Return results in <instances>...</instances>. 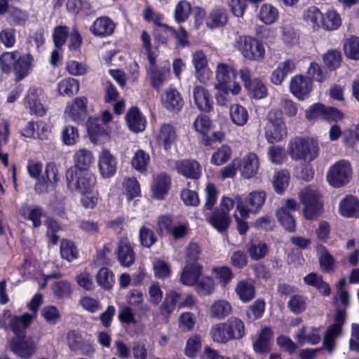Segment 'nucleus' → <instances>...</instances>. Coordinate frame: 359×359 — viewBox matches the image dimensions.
Returning a JSON list of instances; mask_svg holds the SVG:
<instances>
[{
    "label": "nucleus",
    "instance_id": "obj_15",
    "mask_svg": "<svg viewBox=\"0 0 359 359\" xmlns=\"http://www.w3.org/2000/svg\"><path fill=\"white\" fill-rule=\"evenodd\" d=\"M65 114L76 123L83 121L87 116V99L76 97L67 105Z\"/></svg>",
    "mask_w": 359,
    "mask_h": 359
},
{
    "label": "nucleus",
    "instance_id": "obj_25",
    "mask_svg": "<svg viewBox=\"0 0 359 359\" xmlns=\"http://www.w3.org/2000/svg\"><path fill=\"white\" fill-rule=\"evenodd\" d=\"M193 96L196 105L201 110L209 112L212 109V100L208 90L201 86H196L193 90Z\"/></svg>",
    "mask_w": 359,
    "mask_h": 359
},
{
    "label": "nucleus",
    "instance_id": "obj_17",
    "mask_svg": "<svg viewBox=\"0 0 359 359\" xmlns=\"http://www.w3.org/2000/svg\"><path fill=\"white\" fill-rule=\"evenodd\" d=\"M98 168L101 175L104 178L111 177L116 173L117 161L108 149H103L100 152L98 159Z\"/></svg>",
    "mask_w": 359,
    "mask_h": 359
},
{
    "label": "nucleus",
    "instance_id": "obj_24",
    "mask_svg": "<svg viewBox=\"0 0 359 359\" xmlns=\"http://www.w3.org/2000/svg\"><path fill=\"white\" fill-rule=\"evenodd\" d=\"M339 212L345 217H359V200L352 195H347L339 204Z\"/></svg>",
    "mask_w": 359,
    "mask_h": 359
},
{
    "label": "nucleus",
    "instance_id": "obj_37",
    "mask_svg": "<svg viewBox=\"0 0 359 359\" xmlns=\"http://www.w3.org/2000/svg\"><path fill=\"white\" fill-rule=\"evenodd\" d=\"M101 121L98 118L90 117L87 122V130L90 140L93 142L100 141L101 137L107 135V130L101 125Z\"/></svg>",
    "mask_w": 359,
    "mask_h": 359
},
{
    "label": "nucleus",
    "instance_id": "obj_29",
    "mask_svg": "<svg viewBox=\"0 0 359 359\" xmlns=\"http://www.w3.org/2000/svg\"><path fill=\"white\" fill-rule=\"evenodd\" d=\"M241 86L239 83L234 81L232 86H226L224 89H216L215 100L217 104L226 107L231 102L230 94L233 95H238L241 91Z\"/></svg>",
    "mask_w": 359,
    "mask_h": 359
},
{
    "label": "nucleus",
    "instance_id": "obj_58",
    "mask_svg": "<svg viewBox=\"0 0 359 359\" xmlns=\"http://www.w3.org/2000/svg\"><path fill=\"white\" fill-rule=\"evenodd\" d=\"M231 156V149L229 146L224 144L212 154L210 162L216 165H222L227 162Z\"/></svg>",
    "mask_w": 359,
    "mask_h": 359
},
{
    "label": "nucleus",
    "instance_id": "obj_11",
    "mask_svg": "<svg viewBox=\"0 0 359 359\" xmlns=\"http://www.w3.org/2000/svg\"><path fill=\"white\" fill-rule=\"evenodd\" d=\"M43 99L44 95L41 89L29 90L25 100V107L31 114L43 116L46 114L47 108L43 103Z\"/></svg>",
    "mask_w": 359,
    "mask_h": 359
},
{
    "label": "nucleus",
    "instance_id": "obj_3",
    "mask_svg": "<svg viewBox=\"0 0 359 359\" xmlns=\"http://www.w3.org/2000/svg\"><path fill=\"white\" fill-rule=\"evenodd\" d=\"M36 318L35 314L23 313L21 316L12 315L9 311H4L0 315V328L10 329L15 337H25L26 330Z\"/></svg>",
    "mask_w": 359,
    "mask_h": 359
},
{
    "label": "nucleus",
    "instance_id": "obj_27",
    "mask_svg": "<svg viewBox=\"0 0 359 359\" xmlns=\"http://www.w3.org/2000/svg\"><path fill=\"white\" fill-rule=\"evenodd\" d=\"M170 182V178L167 174L161 173L158 175L151 187L153 197L156 199H163L168 194Z\"/></svg>",
    "mask_w": 359,
    "mask_h": 359
},
{
    "label": "nucleus",
    "instance_id": "obj_60",
    "mask_svg": "<svg viewBox=\"0 0 359 359\" xmlns=\"http://www.w3.org/2000/svg\"><path fill=\"white\" fill-rule=\"evenodd\" d=\"M318 252L320 254L319 262L321 269L325 272H330L332 271L334 267V259L333 257L323 246L318 248Z\"/></svg>",
    "mask_w": 359,
    "mask_h": 359
},
{
    "label": "nucleus",
    "instance_id": "obj_8",
    "mask_svg": "<svg viewBox=\"0 0 359 359\" xmlns=\"http://www.w3.org/2000/svg\"><path fill=\"white\" fill-rule=\"evenodd\" d=\"M238 47L242 55L250 61H262L265 57V48L257 39L243 36L239 38Z\"/></svg>",
    "mask_w": 359,
    "mask_h": 359
},
{
    "label": "nucleus",
    "instance_id": "obj_41",
    "mask_svg": "<svg viewBox=\"0 0 359 359\" xmlns=\"http://www.w3.org/2000/svg\"><path fill=\"white\" fill-rule=\"evenodd\" d=\"M304 283L316 287L320 293L324 295H329L331 290L327 283L323 281L321 276L316 273H310L304 278Z\"/></svg>",
    "mask_w": 359,
    "mask_h": 359
},
{
    "label": "nucleus",
    "instance_id": "obj_57",
    "mask_svg": "<svg viewBox=\"0 0 359 359\" xmlns=\"http://www.w3.org/2000/svg\"><path fill=\"white\" fill-rule=\"evenodd\" d=\"M266 194L263 191H254L248 194L246 201L250 206L251 211L257 212L264 205Z\"/></svg>",
    "mask_w": 359,
    "mask_h": 359
},
{
    "label": "nucleus",
    "instance_id": "obj_21",
    "mask_svg": "<svg viewBox=\"0 0 359 359\" xmlns=\"http://www.w3.org/2000/svg\"><path fill=\"white\" fill-rule=\"evenodd\" d=\"M116 254L121 266L128 267L134 263L135 255L133 247L128 239H121L119 241Z\"/></svg>",
    "mask_w": 359,
    "mask_h": 359
},
{
    "label": "nucleus",
    "instance_id": "obj_7",
    "mask_svg": "<svg viewBox=\"0 0 359 359\" xmlns=\"http://www.w3.org/2000/svg\"><path fill=\"white\" fill-rule=\"evenodd\" d=\"M351 175L352 169L349 162L341 160L329 168L326 174V178L331 187L340 188L350 182Z\"/></svg>",
    "mask_w": 359,
    "mask_h": 359
},
{
    "label": "nucleus",
    "instance_id": "obj_63",
    "mask_svg": "<svg viewBox=\"0 0 359 359\" xmlns=\"http://www.w3.org/2000/svg\"><path fill=\"white\" fill-rule=\"evenodd\" d=\"M218 191L215 186L212 183L207 184L205 189V203L204 211L210 210L217 202Z\"/></svg>",
    "mask_w": 359,
    "mask_h": 359
},
{
    "label": "nucleus",
    "instance_id": "obj_44",
    "mask_svg": "<svg viewBox=\"0 0 359 359\" xmlns=\"http://www.w3.org/2000/svg\"><path fill=\"white\" fill-rule=\"evenodd\" d=\"M61 140L67 146L75 145L79 140L78 128L72 125H66L61 130Z\"/></svg>",
    "mask_w": 359,
    "mask_h": 359
},
{
    "label": "nucleus",
    "instance_id": "obj_28",
    "mask_svg": "<svg viewBox=\"0 0 359 359\" xmlns=\"http://www.w3.org/2000/svg\"><path fill=\"white\" fill-rule=\"evenodd\" d=\"M126 119L130 130L139 133L144 130L146 119L137 108H131L126 114Z\"/></svg>",
    "mask_w": 359,
    "mask_h": 359
},
{
    "label": "nucleus",
    "instance_id": "obj_18",
    "mask_svg": "<svg viewBox=\"0 0 359 359\" xmlns=\"http://www.w3.org/2000/svg\"><path fill=\"white\" fill-rule=\"evenodd\" d=\"M116 25L109 17L97 18L90 25L89 30L95 36L104 38L111 36L115 29Z\"/></svg>",
    "mask_w": 359,
    "mask_h": 359
},
{
    "label": "nucleus",
    "instance_id": "obj_49",
    "mask_svg": "<svg viewBox=\"0 0 359 359\" xmlns=\"http://www.w3.org/2000/svg\"><path fill=\"white\" fill-rule=\"evenodd\" d=\"M96 280L97 284L104 290L111 289L115 283L113 272L105 267H102L98 271Z\"/></svg>",
    "mask_w": 359,
    "mask_h": 359
},
{
    "label": "nucleus",
    "instance_id": "obj_59",
    "mask_svg": "<svg viewBox=\"0 0 359 359\" xmlns=\"http://www.w3.org/2000/svg\"><path fill=\"white\" fill-rule=\"evenodd\" d=\"M279 108L277 110L281 113V116L285 114L286 116L292 117L296 116L298 112L297 104L285 97L280 98Z\"/></svg>",
    "mask_w": 359,
    "mask_h": 359
},
{
    "label": "nucleus",
    "instance_id": "obj_14",
    "mask_svg": "<svg viewBox=\"0 0 359 359\" xmlns=\"http://www.w3.org/2000/svg\"><path fill=\"white\" fill-rule=\"evenodd\" d=\"M155 139L159 146L169 151L177 139L176 129L170 124H163L156 132Z\"/></svg>",
    "mask_w": 359,
    "mask_h": 359
},
{
    "label": "nucleus",
    "instance_id": "obj_40",
    "mask_svg": "<svg viewBox=\"0 0 359 359\" xmlns=\"http://www.w3.org/2000/svg\"><path fill=\"white\" fill-rule=\"evenodd\" d=\"M307 24L314 30L323 28V14L316 6L309 7L304 14Z\"/></svg>",
    "mask_w": 359,
    "mask_h": 359
},
{
    "label": "nucleus",
    "instance_id": "obj_39",
    "mask_svg": "<svg viewBox=\"0 0 359 359\" xmlns=\"http://www.w3.org/2000/svg\"><path fill=\"white\" fill-rule=\"evenodd\" d=\"M150 163V156L142 149H138L131 159L132 167L140 173H146Z\"/></svg>",
    "mask_w": 359,
    "mask_h": 359
},
{
    "label": "nucleus",
    "instance_id": "obj_13",
    "mask_svg": "<svg viewBox=\"0 0 359 359\" xmlns=\"http://www.w3.org/2000/svg\"><path fill=\"white\" fill-rule=\"evenodd\" d=\"M215 89H224L226 86H232L231 76L236 77L237 71L231 64L219 62L215 67Z\"/></svg>",
    "mask_w": 359,
    "mask_h": 359
},
{
    "label": "nucleus",
    "instance_id": "obj_43",
    "mask_svg": "<svg viewBox=\"0 0 359 359\" xmlns=\"http://www.w3.org/2000/svg\"><path fill=\"white\" fill-rule=\"evenodd\" d=\"M229 115L231 121L238 126H244L248 120L247 110L239 104L231 105Z\"/></svg>",
    "mask_w": 359,
    "mask_h": 359
},
{
    "label": "nucleus",
    "instance_id": "obj_62",
    "mask_svg": "<svg viewBox=\"0 0 359 359\" xmlns=\"http://www.w3.org/2000/svg\"><path fill=\"white\" fill-rule=\"evenodd\" d=\"M201 348V337L198 334H194L190 337L185 348L186 355L191 358L196 357Z\"/></svg>",
    "mask_w": 359,
    "mask_h": 359
},
{
    "label": "nucleus",
    "instance_id": "obj_47",
    "mask_svg": "<svg viewBox=\"0 0 359 359\" xmlns=\"http://www.w3.org/2000/svg\"><path fill=\"white\" fill-rule=\"evenodd\" d=\"M57 181V168L56 165L53 163H47L45 174L41 180H39L43 189H47L50 185L56 184Z\"/></svg>",
    "mask_w": 359,
    "mask_h": 359
},
{
    "label": "nucleus",
    "instance_id": "obj_38",
    "mask_svg": "<svg viewBox=\"0 0 359 359\" xmlns=\"http://www.w3.org/2000/svg\"><path fill=\"white\" fill-rule=\"evenodd\" d=\"M235 291L243 302H248L255 296V286L248 280L239 281L236 286Z\"/></svg>",
    "mask_w": 359,
    "mask_h": 359
},
{
    "label": "nucleus",
    "instance_id": "obj_55",
    "mask_svg": "<svg viewBox=\"0 0 359 359\" xmlns=\"http://www.w3.org/2000/svg\"><path fill=\"white\" fill-rule=\"evenodd\" d=\"M322 57L325 65L330 70H335L341 65V54L339 50H330Z\"/></svg>",
    "mask_w": 359,
    "mask_h": 359
},
{
    "label": "nucleus",
    "instance_id": "obj_64",
    "mask_svg": "<svg viewBox=\"0 0 359 359\" xmlns=\"http://www.w3.org/2000/svg\"><path fill=\"white\" fill-rule=\"evenodd\" d=\"M180 298V294L175 291L169 292L161 306L162 313L170 314L175 309L176 304Z\"/></svg>",
    "mask_w": 359,
    "mask_h": 359
},
{
    "label": "nucleus",
    "instance_id": "obj_23",
    "mask_svg": "<svg viewBox=\"0 0 359 359\" xmlns=\"http://www.w3.org/2000/svg\"><path fill=\"white\" fill-rule=\"evenodd\" d=\"M202 274V266L198 263H189L182 270L180 282L184 285H194Z\"/></svg>",
    "mask_w": 359,
    "mask_h": 359
},
{
    "label": "nucleus",
    "instance_id": "obj_56",
    "mask_svg": "<svg viewBox=\"0 0 359 359\" xmlns=\"http://www.w3.org/2000/svg\"><path fill=\"white\" fill-rule=\"evenodd\" d=\"M123 187L128 200H133L140 195V186L135 177L125 178L123 182Z\"/></svg>",
    "mask_w": 359,
    "mask_h": 359
},
{
    "label": "nucleus",
    "instance_id": "obj_1",
    "mask_svg": "<svg viewBox=\"0 0 359 359\" xmlns=\"http://www.w3.org/2000/svg\"><path fill=\"white\" fill-rule=\"evenodd\" d=\"M34 65V57L29 53L21 54L18 50H13L4 52L0 55L2 72L7 74L13 72L16 82L27 77Z\"/></svg>",
    "mask_w": 359,
    "mask_h": 359
},
{
    "label": "nucleus",
    "instance_id": "obj_45",
    "mask_svg": "<svg viewBox=\"0 0 359 359\" xmlns=\"http://www.w3.org/2000/svg\"><path fill=\"white\" fill-rule=\"evenodd\" d=\"M57 90L60 95L70 97L78 93L79 84L75 79L67 78L58 83Z\"/></svg>",
    "mask_w": 359,
    "mask_h": 359
},
{
    "label": "nucleus",
    "instance_id": "obj_10",
    "mask_svg": "<svg viewBox=\"0 0 359 359\" xmlns=\"http://www.w3.org/2000/svg\"><path fill=\"white\" fill-rule=\"evenodd\" d=\"M346 319V313L338 310L335 314L334 323L330 326L324 336L323 345L326 350L331 353L334 348V340L342 332V325Z\"/></svg>",
    "mask_w": 359,
    "mask_h": 359
},
{
    "label": "nucleus",
    "instance_id": "obj_34",
    "mask_svg": "<svg viewBox=\"0 0 359 359\" xmlns=\"http://www.w3.org/2000/svg\"><path fill=\"white\" fill-rule=\"evenodd\" d=\"M209 335L214 342L218 344H226L232 340L224 322L212 325L210 329Z\"/></svg>",
    "mask_w": 359,
    "mask_h": 359
},
{
    "label": "nucleus",
    "instance_id": "obj_36",
    "mask_svg": "<svg viewBox=\"0 0 359 359\" xmlns=\"http://www.w3.org/2000/svg\"><path fill=\"white\" fill-rule=\"evenodd\" d=\"M232 340L241 339L245 335L244 323L238 317H230L224 322Z\"/></svg>",
    "mask_w": 359,
    "mask_h": 359
},
{
    "label": "nucleus",
    "instance_id": "obj_4",
    "mask_svg": "<svg viewBox=\"0 0 359 359\" xmlns=\"http://www.w3.org/2000/svg\"><path fill=\"white\" fill-rule=\"evenodd\" d=\"M299 198L303 205V213L306 219H313L322 214L321 196L315 187L310 186L302 189Z\"/></svg>",
    "mask_w": 359,
    "mask_h": 359
},
{
    "label": "nucleus",
    "instance_id": "obj_53",
    "mask_svg": "<svg viewBox=\"0 0 359 359\" xmlns=\"http://www.w3.org/2000/svg\"><path fill=\"white\" fill-rule=\"evenodd\" d=\"M227 15L223 9L212 11L206 20V25L210 28L224 25L227 22Z\"/></svg>",
    "mask_w": 359,
    "mask_h": 359
},
{
    "label": "nucleus",
    "instance_id": "obj_42",
    "mask_svg": "<svg viewBox=\"0 0 359 359\" xmlns=\"http://www.w3.org/2000/svg\"><path fill=\"white\" fill-rule=\"evenodd\" d=\"M344 51L346 57L353 60H359V37L351 36L344 40Z\"/></svg>",
    "mask_w": 359,
    "mask_h": 359
},
{
    "label": "nucleus",
    "instance_id": "obj_19",
    "mask_svg": "<svg viewBox=\"0 0 359 359\" xmlns=\"http://www.w3.org/2000/svg\"><path fill=\"white\" fill-rule=\"evenodd\" d=\"M175 167L179 174L187 178L198 179L201 175V165L195 160L182 159L177 161Z\"/></svg>",
    "mask_w": 359,
    "mask_h": 359
},
{
    "label": "nucleus",
    "instance_id": "obj_2",
    "mask_svg": "<svg viewBox=\"0 0 359 359\" xmlns=\"http://www.w3.org/2000/svg\"><path fill=\"white\" fill-rule=\"evenodd\" d=\"M287 150L292 160L310 163L318 156L320 147L316 140L296 137L289 142Z\"/></svg>",
    "mask_w": 359,
    "mask_h": 359
},
{
    "label": "nucleus",
    "instance_id": "obj_46",
    "mask_svg": "<svg viewBox=\"0 0 359 359\" xmlns=\"http://www.w3.org/2000/svg\"><path fill=\"white\" fill-rule=\"evenodd\" d=\"M259 19L266 25H271L276 21L278 17V11L276 8L271 4H263L258 13Z\"/></svg>",
    "mask_w": 359,
    "mask_h": 359
},
{
    "label": "nucleus",
    "instance_id": "obj_35",
    "mask_svg": "<svg viewBox=\"0 0 359 359\" xmlns=\"http://www.w3.org/2000/svg\"><path fill=\"white\" fill-rule=\"evenodd\" d=\"M273 332L270 327L263 328L258 338L253 344V349L257 353H264L269 351Z\"/></svg>",
    "mask_w": 359,
    "mask_h": 359
},
{
    "label": "nucleus",
    "instance_id": "obj_50",
    "mask_svg": "<svg viewBox=\"0 0 359 359\" xmlns=\"http://www.w3.org/2000/svg\"><path fill=\"white\" fill-rule=\"evenodd\" d=\"M191 6L186 0L180 1L175 7L174 18L178 23L181 24L187 20L191 13Z\"/></svg>",
    "mask_w": 359,
    "mask_h": 359
},
{
    "label": "nucleus",
    "instance_id": "obj_33",
    "mask_svg": "<svg viewBox=\"0 0 359 359\" xmlns=\"http://www.w3.org/2000/svg\"><path fill=\"white\" fill-rule=\"evenodd\" d=\"M294 339L299 346H303L306 343L317 344L321 339L320 329L313 327L309 332H307L306 327L303 326L295 335Z\"/></svg>",
    "mask_w": 359,
    "mask_h": 359
},
{
    "label": "nucleus",
    "instance_id": "obj_48",
    "mask_svg": "<svg viewBox=\"0 0 359 359\" xmlns=\"http://www.w3.org/2000/svg\"><path fill=\"white\" fill-rule=\"evenodd\" d=\"M341 25V17L336 11L330 10L323 14V29L328 31L336 30Z\"/></svg>",
    "mask_w": 359,
    "mask_h": 359
},
{
    "label": "nucleus",
    "instance_id": "obj_20",
    "mask_svg": "<svg viewBox=\"0 0 359 359\" xmlns=\"http://www.w3.org/2000/svg\"><path fill=\"white\" fill-rule=\"evenodd\" d=\"M238 165L241 175L244 178L250 179L257 173L259 162L255 154L249 153L239 159Z\"/></svg>",
    "mask_w": 359,
    "mask_h": 359
},
{
    "label": "nucleus",
    "instance_id": "obj_12",
    "mask_svg": "<svg viewBox=\"0 0 359 359\" xmlns=\"http://www.w3.org/2000/svg\"><path fill=\"white\" fill-rule=\"evenodd\" d=\"M313 81L302 74L295 75L291 78L290 91L298 100L306 99L313 90Z\"/></svg>",
    "mask_w": 359,
    "mask_h": 359
},
{
    "label": "nucleus",
    "instance_id": "obj_9",
    "mask_svg": "<svg viewBox=\"0 0 359 359\" xmlns=\"http://www.w3.org/2000/svg\"><path fill=\"white\" fill-rule=\"evenodd\" d=\"M10 349L17 355L29 359L36 351V345L31 337H14L8 343Z\"/></svg>",
    "mask_w": 359,
    "mask_h": 359
},
{
    "label": "nucleus",
    "instance_id": "obj_22",
    "mask_svg": "<svg viewBox=\"0 0 359 359\" xmlns=\"http://www.w3.org/2000/svg\"><path fill=\"white\" fill-rule=\"evenodd\" d=\"M73 160L74 166L69 169L88 170L90 167L93 164L95 158L90 150L86 148H80L74 151Z\"/></svg>",
    "mask_w": 359,
    "mask_h": 359
},
{
    "label": "nucleus",
    "instance_id": "obj_61",
    "mask_svg": "<svg viewBox=\"0 0 359 359\" xmlns=\"http://www.w3.org/2000/svg\"><path fill=\"white\" fill-rule=\"evenodd\" d=\"M152 265L156 278L158 279H165L170 276L171 273V267L169 263L157 259L153 261Z\"/></svg>",
    "mask_w": 359,
    "mask_h": 359
},
{
    "label": "nucleus",
    "instance_id": "obj_5",
    "mask_svg": "<svg viewBox=\"0 0 359 359\" xmlns=\"http://www.w3.org/2000/svg\"><path fill=\"white\" fill-rule=\"evenodd\" d=\"M67 187L79 194L90 193L96 184L95 176L89 170L68 169L66 172Z\"/></svg>",
    "mask_w": 359,
    "mask_h": 359
},
{
    "label": "nucleus",
    "instance_id": "obj_30",
    "mask_svg": "<svg viewBox=\"0 0 359 359\" xmlns=\"http://www.w3.org/2000/svg\"><path fill=\"white\" fill-rule=\"evenodd\" d=\"M233 311L231 304L226 299H217L210 307V316L221 320L229 316Z\"/></svg>",
    "mask_w": 359,
    "mask_h": 359
},
{
    "label": "nucleus",
    "instance_id": "obj_31",
    "mask_svg": "<svg viewBox=\"0 0 359 359\" xmlns=\"http://www.w3.org/2000/svg\"><path fill=\"white\" fill-rule=\"evenodd\" d=\"M163 106L170 111H179L183 106V100L180 93L175 89L169 88L161 96Z\"/></svg>",
    "mask_w": 359,
    "mask_h": 359
},
{
    "label": "nucleus",
    "instance_id": "obj_32",
    "mask_svg": "<svg viewBox=\"0 0 359 359\" xmlns=\"http://www.w3.org/2000/svg\"><path fill=\"white\" fill-rule=\"evenodd\" d=\"M147 72L151 86L156 90L161 89L163 83L168 80L170 75L169 67H147Z\"/></svg>",
    "mask_w": 359,
    "mask_h": 359
},
{
    "label": "nucleus",
    "instance_id": "obj_52",
    "mask_svg": "<svg viewBox=\"0 0 359 359\" xmlns=\"http://www.w3.org/2000/svg\"><path fill=\"white\" fill-rule=\"evenodd\" d=\"M249 94L255 99H262L267 95V88L259 79H254L247 84Z\"/></svg>",
    "mask_w": 359,
    "mask_h": 359
},
{
    "label": "nucleus",
    "instance_id": "obj_26",
    "mask_svg": "<svg viewBox=\"0 0 359 359\" xmlns=\"http://www.w3.org/2000/svg\"><path fill=\"white\" fill-rule=\"evenodd\" d=\"M205 215L207 221L220 233L225 231L231 223V217L226 211L222 212L219 209H215L212 215L208 216L207 212H205Z\"/></svg>",
    "mask_w": 359,
    "mask_h": 359
},
{
    "label": "nucleus",
    "instance_id": "obj_6",
    "mask_svg": "<svg viewBox=\"0 0 359 359\" xmlns=\"http://www.w3.org/2000/svg\"><path fill=\"white\" fill-rule=\"evenodd\" d=\"M264 135L270 143L277 142L287 136L285 122L277 109H271L267 115V122L264 127Z\"/></svg>",
    "mask_w": 359,
    "mask_h": 359
},
{
    "label": "nucleus",
    "instance_id": "obj_51",
    "mask_svg": "<svg viewBox=\"0 0 359 359\" xmlns=\"http://www.w3.org/2000/svg\"><path fill=\"white\" fill-rule=\"evenodd\" d=\"M276 217L285 230L293 232L296 229V222L294 217L284 208H280L276 211Z\"/></svg>",
    "mask_w": 359,
    "mask_h": 359
},
{
    "label": "nucleus",
    "instance_id": "obj_16",
    "mask_svg": "<svg viewBox=\"0 0 359 359\" xmlns=\"http://www.w3.org/2000/svg\"><path fill=\"white\" fill-rule=\"evenodd\" d=\"M296 66L295 60L292 58H287L279 62L271 74V82L276 86L280 85L287 75L295 70Z\"/></svg>",
    "mask_w": 359,
    "mask_h": 359
},
{
    "label": "nucleus",
    "instance_id": "obj_54",
    "mask_svg": "<svg viewBox=\"0 0 359 359\" xmlns=\"http://www.w3.org/2000/svg\"><path fill=\"white\" fill-rule=\"evenodd\" d=\"M307 77L318 83H323L328 77L327 71L317 62H311L306 71Z\"/></svg>",
    "mask_w": 359,
    "mask_h": 359
}]
</instances>
